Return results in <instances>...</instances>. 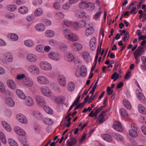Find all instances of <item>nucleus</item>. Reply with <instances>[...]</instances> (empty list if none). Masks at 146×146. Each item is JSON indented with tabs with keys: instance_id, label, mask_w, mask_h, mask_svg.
I'll list each match as a JSON object with an SVG mask.
<instances>
[{
	"instance_id": "1",
	"label": "nucleus",
	"mask_w": 146,
	"mask_h": 146,
	"mask_svg": "<svg viewBox=\"0 0 146 146\" xmlns=\"http://www.w3.org/2000/svg\"><path fill=\"white\" fill-rule=\"evenodd\" d=\"M64 34L65 38L72 41H76L79 38L76 34L73 33L71 30L65 29L64 31Z\"/></svg>"
},
{
	"instance_id": "2",
	"label": "nucleus",
	"mask_w": 146,
	"mask_h": 146,
	"mask_svg": "<svg viewBox=\"0 0 146 146\" xmlns=\"http://www.w3.org/2000/svg\"><path fill=\"white\" fill-rule=\"evenodd\" d=\"M3 57L1 61L4 64H7L13 61V56L9 52H6L3 53Z\"/></svg>"
},
{
	"instance_id": "3",
	"label": "nucleus",
	"mask_w": 146,
	"mask_h": 146,
	"mask_svg": "<svg viewBox=\"0 0 146 146\" xmlns=\"http://www.w3.org/2000/svg\"><path fill=\"white\" fill-rule=\"evenodd\" d=\"M40 67L43 70L48 71L51 70L52 68L50 63L46 61H42L39 64Z\"/></svg>"
},
{
	"instance_id": "4",
	"label": "nucleus",
	"mask_w": 146,
	"mask_h": 146,
	"mask_svg": "<svg viewBox=\"0 0 146 146\" xmlns=\"http://www.w3.org/2000/svg\"><path fill=\"white\" fill-rule=\"evenodd\" d=\"M27 70L29 73L33 74L38 75L40 73L38 68L34 64L30 65L28 68Z\"/></svg>"
},
{
	"instance_id": "5",
	"label": "nucleus",
	"mask_w": 146,
	"mask_h": 146,
	"mask_svg": "<svg viewBox=\"0 0 146 146\" xmlns=\"http://www.w3.org/2000/svg\"><path fill=\"white\" fill-rule=\"evenodd\" d=\"M40 90L42 94L44 96L50 97L52 94L49 88L46 86H42Z\"/></svg>"
},
{
	"instance_id": "6",
	"label": "nucleus",
	"mask_w": 146,
	"mask_h": 146,
	"mask_svg": "<svg viewBox=\"0 0 146 146\" xmlns=\"http://www.w3.org/2000/svg\"><path fill=\"white\" fill-rule=\"evenodd\" d=\"M48 56L50 59L56 61H59L61 58V55L58 53L54 52L49 53Z\"/></svg>"
},
{
	"instance_id": "7",
	"label": "nucleus",
	"mask_w": 146,
	"mask_h": 146,
	"mask_svg": "<svg viewBox=\"0 0 146 146\" xmlns=\"http://www.w3.org/2000/svg\"><path fill=\"white\" fill-rule=\"evenodd\" d=\"M37 79L38 82L42 85H46L49 82L48 79L46 77L42 76H38Z\"/></svg>"
},
{
	"instance_id": "8",
	"label": "nucleus",
	"mask_w": 146,
	"mask_h": 146,
	"mask_svg": "<svg viewBox=\"0 0 146 146\" xmlns=\"http://www.w3.org/2000/svg\"><path fill=\"white\" fill-rule=\"evenodd\" d=\"M23 83L26 86L31 87L33 85V80L29 77H27L23 80Z\"/></svg>"
},
{
	"instance_id": "9",
	"label": "nucleus",
	"mask_w": 146,
	"mask_h": 146,
	"mask_svg": "<svg viewBox=\"0 0 146 146\" xmlns=\"http://www.w3.org/2000/svg\"><path fill=\"white\" fill-rule=\"evenodd\" d=\"M86 23L85 21L82 20L79 22H74L73 24V27L75 29H77L79 28H82L85 26Z\"/></svg>"
},
{
	"instance_id": "10",
	"label": "nucleus",
	"mask_w": 146,
	"mask_h": 146,
	"mask_svg": "<svg viewBox=\"0 0 146 146\" xmlns=\"http://www.w3.org/2000/svg\"><path fill=\"white\" fill-rule=\"evenodd\" d=\"M97 39L94 37L91 39L89 42V45L90 49L92 51H95L96 49V46Z\"/></svg>"
},
{
	"instance_id": "11",
	"label": "nucleus",
	"mask_w": 146,
	"mask_h": 146,
	"mask_svg": "<svg viewBox=\"0 0 146 146\" xmlns=\"http://www.w3.org/2000/svg\"><path fill=\"white\" fill-rule=\"evenodd\" d=\"M71 48L75 51H79L81 50L82 48V45L80 44L77 42H73L70 45Z\"/></svg>"
},
{
	"instance_id": "12",
	"label": "nucleus",
	"mask_w": 146,
	"mask_h": 146,
	"mask_svg": "<svg viewBox=\"0 0 146 146\" xmlns=\"http://www.w3.org/2000/svg\"><path fill=\"white\" fill-rule=\"evenodd\" d=\"M58 80L59 84L62 87H64L66 84V79L65 76L62 75L58 76Z\"/></svg>"
},
{
	"instance_id": "13",
	"label": "nucleus",
	"mask_w": 146,
	"mask_h": 146,
	"mask_svg": "<svg viewBox=\"0 0 146 146\" xmlns=\"http://www.w3.org/2000/svg\"><path fill=\"white\" fill-rule=\"evenodd\" d=\"M113 129L118 131L122 132L123 130L121 123L117 121H114L113 125Z\"/></svg>"
},
{
	"instance_id": "14",
	"label": "nucleus",
	"mask_w": 146,
	"mask_h": 146,
	"mask_svg": "<svg viewBox=\"0 0 146 146\" xmlns=\"http://www.w3.org/2000/svg\"><path fill=\"white\" fill-rule=\"evenodd\" d=\"M15 132L18 135L24 136L26 134L25 131L21 128L18 126H15L14 128Z\"/></svg>"
},
{
	"instance_id": "15",
	"label": "nucleus",
	"mask_w": 146,
	"mask_h": 146,
	"mask_svg": "<svg viewBox=\"0 0 146 146\" xmlns=\"http://www.w3.org/2000/svg\"><path fill=\"white\" fill-rule=\"evenodd\" d=\"M7 84L8 87L11 89L15 90L17 88V85L15 81L9 79L7 80Z\"/></svg>"
},
{
	"instance_id": "16",
	"label": "nucleus",
	"mask_w": 146,
	"mask_h": 146,
	"mask_svg": "<svg viewBox=\"0 0 146 146\" xmlns=\"http://www.w3.org/2000/svg\"><path fill=\"white\" fill-rule=\"evenodd\" d=\"M17 118L18 120L22 123H27V121L26 117L23 114H19L17 115Z\"/></svg>"
},
{
	"instance_id": "17",
	"label": "nucleus",
	"mask_w": 146,
	"mask_h": 146,
	"mask_svg": "<svg viewBox=\"0 0 146 146\" xmlns=\"http://www.w3.org/2000/svg\"><path fill=\"white\" fill-rule=\"evenodd\" d=\"M27 59L28 61L31 62H35L37 60L36 56L33 54H29L27 56Z\"/></svg>"
},
{
	"instance_id": "18",
	"label": "nucleus",
	"mask_w": 146,
	"mask_h": 146,
	"mask_svg": "<svg viewBox=\"0 0 146 146\" xmlns=\"http://www.w3.org/2000/svg\"><path fill=\"white\" fill-rule=\"evenodd\" d=\"M25 100V105L29 107L33 106L34 104V101L33 98L31 97H26Z\"/></svg>"
},
{
	"instance_id": "19",
	"label": "nucleus",
	"mask_w": 146,
	"mask_h": 146,
	"mask_svg": "<svg viewBox=\"0 0 146 146\" xmlns=\"http://www.w3.org/2000/svg\"><path fill=\"white\" fill-rule=\"evenodd\" d=\"M16 93L18 97L20 99L25 100L26 96L23 91L21 89H17L16 90Z\"/></svg>"
},
{
	"instance_id": "20",
	"label": "nucleus",
	"mask_w": 146,
	"mask_h": 146,
	"mask_svg": "<svg viewBox=\"0 0 146 146\" xmlns=\"http://www.w3.org/2000/svg\"><path fill=\"white\" fill-rule=\"evenodd\" d=\"M35 98L37 104L40 105L46 103V102L44 99L40 96L37 95Z\"/></svg>"
},
{
	"instance_id": "21",
	"label": "nucleus",
	"mask_w": 146,
	"mask_h": 146,
	"mask_svg": "<svg viewBox=\"0 0 146 146\" xmlns=\"http://www.w3.org/2000/svg\"><path fill=\"white\" fill-rule=\"evenodd\" d=\"M143 48L140 46L134 52V56L136 58L142 55V51Z\"/></svg>"
},
{
	"instance_id": "22",
	"label": "nucleus",
	"mask_w": 146,
	"mask_h": 146,
	"mask_svg": "<svg viewBox=\"0 0 146 146\" xmlns=\"http://www.w3.org/2000/svg\"><path fill=\"white\" fill-rule=\"evenodd\" d=\"M82 56L84 59L87 62H90L91 60V58L88 52L84 51L82 53Z\"/></svg>"
},
{
	"instance_id": "23",
	"label": "nucleus",
	"mask_w": 146,
	"mask_h": 146,
	"mask_svg": "<svg viewBox=\"0 0 146 146\" xmlns=\"http://www.w3.org/2000/svg\"><path fill=\"white\" fill-rule=\"evenodd\" d=\"M36 29L38 31L42 32L44 31L45 29L44 25L42 23H38L35 26Z\"/></svg>"
},
{
	"instance_id": "24",
	"label": "nucleus",
	"mask_w": 146,
	"mask_h": 146,
	"mask_svg": "<svg viewBox=\"0 0 146 146\" xmlns=\"http://www.w3.org/2000/svg\"><path fill=\"white\" fill-rule=\"evenodd\" d=\"M75 15L78 18H82L86 15V13L82 10H77L76 12Z\"/></svg>"
},
{
	"instance_id": "25",
	"label": "nucleus",
	"mask_w": 146,
	"mask_h": 146,
	"mask_svg": "<svg viewBox=\"0 0 146 146\" xmlns=\"http://www.w3.org/2000/svg\"><path fill=\"white\" fill-rule=\"evenodd\" d=\"M87 74L86 67L85 65H83L81 67L80 69V75L83 77H84Z\"/></svg>"
},
{
	"instance_id": "26",
	"label": "nucleus",
	"mask_w": 146,
	"mask_h": 146,
	"mask_svg": "<svg viewBox=\"0 0 146 146\" xmlns=\"http://www.w3.org/2000/svg\"><path fill=\"white\" fill-rule=\"evenodd\" d=\"M94 31V28L92 27L87 28L85 31V35L88 36L92 35Z\"/></svg>"
},
{
	"instance_id": "27",
	"label": "nucleus",
	"mask_w": 146,
	"mask_h": 146,
	"mask_svg": "<svg viewBox=\"0 0 146 146\" xmlns=\"http://www.w3.org/2000/svg\"><path fill=\"white\" fill-rule=\"evenodd\" d=\"M108 117H107V116H106L101 113L98 116V120L100 123H102Z\"/></svg>"
},
{
	"instance_id": "28",
	"label": "nucleus",
	"mask_w": 146,
	"mask_h": 146,
	"mask_svg": "<svg viewBox=\"0 0 146 146\" xmlns=\"http://www.w3.org/2000/svg\"><path fill=\"white\" fill-rule=\"evenodd\" d=\"M112 136L116 140L122 141L123 138L122 136L118 133L113 132L112 133Z\"/></svg>"
},
{
	"instance_id": "29",
	"label": "nucleus",
	"mask_w": 146,
	"mask_h": 146,
	"mask_svg": "<svg viewBox=\"0 0 146 146\" xmlns=\"http://www.w3.org/2000/svg\"><path fill=\"white\" fill-rule=\"evenodd\" d=\"M28 9L25 6L20 7L19 9V12L22 14H25L28 12Z\"/></svg>"
},
{
	"instance_id": "30",
	"label": "nucleus",
	"mask_w": 146,
	"mask_h": 146,
	"mask_svg": "<svg viewBox=\"0 0 146 146\" xmlns=\"http://www.w3.org/2000/svg\"><path fill=\"white\" fill-rule=\"evenodd\" d=\"M8 37L13 41H16L18 39V36L17 35L13 33L9 34L8 35Z\"/></svg>"
},
{
	"instance_id": "31",
	"label": "nucleus",
	"mask_w": 146,
	"mask_h": 146,
	"mask_svg": "<svg viewBox=\"0 0 146 146\" xmlns=\"http://www.w3.org/2000/svg\"><path fill=\"white\" fill-rule=\"evenodd\" d=\"M102 138L108 142H111L112 140L111 137L108 134H104L102 135Z\"/></svg>"
},
{
	"instance_id": "32",
	"label": "nucleus",
	"mask_w": 146,
	"mask_h": 146,
	"mask_svg": "<svg viewBox=\"0 0 146 146\" xmlns=\"http://www.w3.org/2000/svg\"><path fill=\"white\" fill-rule=\"evenodd\" d=\"M138 109L140 113L142 114H146V109L141 104L138 105Z\"/></svg>"
},
{
	"instance_id": "33",
	"label": "nucleus",
	"mask_w": 146,
	"mask_h": 146,
	"mask_svg": "<svg viewBox=\"0 0 146 146\" xmlns=\"http://www.w3.org/2000/svg\"><path fill=\"white\" fill-rule=\"evenodd\" d=\"M137 96L138 98L141 101V102L143 103H145L146 102V99L143 94L141 92L139 93Z\"/></svg>"
},
{
	"instance_id": "34",
	"label": "nucleus",
	"mask_w": 146,
	"mask_h": 146,
	"mask_svg": "<svg viewBox=\"0 0 146 146\" xmlns=\"http://www.w3.org/2000/svg\"><path fill=\"white\" fill-rule=\"evenodd\" d=\"M2 123L3 127L7 131H11L12 129L10 125L6 121H3Z\"/></svg>"
},
{
	"instance_id": "35",
	"label": "nucleus",
	"mask_w": 146,
	"mask_h": 146,
	"mask_svg": "<svg viewBox=\"0 0 146 146\" xmlns=\"http://www.w3.org/2000/svg\"><path fill=\"white\" fill-rule=\"evenodd\" d=\"M45 34L47 37H52L55 35V33L52 30H48L45 32Z\"/></svg>"
},
{
	"instance_id": "36",
	"label": "nucleus",
	"mask_w": 146,
	"mask_h": 146,
	"mask_svg": "<svg viewBox=\"0 0 146 146\" xmlns=\"http://www.w3.org/2000/svg\"><path fill=\"white\" fill-rule=\"evenodd\" d=\"M24 44L28 47H31L34 46V43L33 41L32 40H27L24 41Z\"/></svg>"
},
{
	"instance_id": "37",
	"label": "nucleus",
	"mask_w": 146,
	"mask_h": 146,
	"mask_svg": "<svg viewBox=\"0 0 146 146\" xmlns=\"http://www.w3.org/2000/svg\"><path fill=\"white\" fill-rule=\"evenodd\" d=\"M88 2L82 1L78 5L79 7L82 9H84L88 7Z\"/></svg>"
},
{
	"instance_id": "38",
	"label": "nucleus",
	"mask_w": 146,
	"mask_h": 146,
	"mask_svg": "<svg viewBox=\"0 0 146 146\" xmlns=\"http://www.w3.org/2000/svg\"><path fill=\"white\" fill-rule=\"evenodd\" d=\"M54 101L58 104H62L63 103L64 100L63 98L60 96L55 97L54 99Z\"/></svg>"
},
{
	"instance_id": "39",
	"label": "nucleus",
	"mask_w": 146,
	"mask_h": 146,
	"mask_svg": "<svg viewBox=\"0 0 146 146\" xmlns=\"http://www.w3.org/2000/svg\"><path fill=\"white\" fill-rule=\"evenodd\" d=\"M68 90L70 92L74 91L75 88V84L72 82H70L68 83L67 86Z\"/></svg>"
},
{
	"instance_id": "40",
	"label": "nucleus",
	"mask_w": 146,
	"mask_h": 146,
	"mask_svg": "<svg viewBox=\"0 0 146 146\" xmlns=\"http://www.w3.org/2000/svg\"><path fill=\"white\" fill-rule=\"evenodd\" d=\"M123 102L124 106L126 108L129 110H130L131 109V105L129 101L126 99H124Z\"/></svg>"
},
{
	"instance_id": "41",
	"label": "nucleus",
	"mask_w": 146,
	"mask_h": 146,
	"mask_svg": "<svg viewBox=\"0 0 146 146\" xmlns=\"http://www.w3.org/2000/svg\"><path fill=\"white\" fill-rule=\"evenodd\" d=\"M8 142L10 146H18L17 143L12 139H9L8 140Z\"/></svg>"
},
{
	"instance_id": "42",
	"label": "nucleus",
	"mask_w": 146,
	"mask_h": 146,
	"mask_svg": "<svg viewBox=\"0 0 146 146\" xmlns=\"http://www.w3.org/2000/svg\"><path fill=\"white\" fill-rule=\"evenodd\" d=\"M6 103L7 105L11 107H13L15 105V102L13 100L9 98L6 99Z\"/></svg>"
},
{
	"instance_id": "43",
	"label": "nucleus",
	"mask_w": 146,
	"mask_h": 146,
	"mask_svg": "<svg viewBox=\"0 0 146 146\" xmlns=\"http://www.w3.org/2000/svg\"><path fill=\"white\" fill-rule=\"evenodd\" d=\"M63 23L64 25L68 27H70L72 25L73 26V23L69 20L66 19L63 20Z\"/></svg>"
},
{
	"instance_id": "44",
	"label": "nucleus",
	"mask_w": 146,
	"mask_h": 146,
	"mask_svg": "<svg viewBox=\"0 0 146 146\" xmlns=\"http://www.w3.org/2000/svg\"><path fill=\"white\" fill-rule=\"evenodd\" d=\"M17 9V6L14 5H9L7 6V9L11 12H13Z\"/></svg>"
},
{
	"instance_id": "45",
	"label": "nucleus",
	"mask_w": 146,
	"mask_h": 146,
	"mask_svg": "<svg viewBox=\"0 0 146 146\" xmlns=\"http://www.w3.org/2000/svg\"><path fill=\"white\" fill-rule=\"evenodd\" d=\"M129 133L130 136L133 137H136L138 135L137 131L134 129H131L129 130Z\"/></svg>"
},
{
	"instance_id": "46",
	"label": "nucleus",
	"mask_w": 146,
	"mask_h": 146,
	"mask_svg": "<svg viewBox=\"0 0 146 146\" xmlns=\"http://www.w3.org/2000/svg\"><path fill=\"white\" fill-rule=\"evenodd\" d=\"M120 114L122 116L124 117H127L128 116V113L126 110L123 109L121 108L119 110Z\"/></svg>"
},
{
	"instance_id": "47",
	"label": "nucleus",
	"mask_w": 146,
	"mask_h": 146,
	"mask_svg": "<svg viewBox=\"0 0 146 146\" xmlns=\"http://www.w3.org/2000/svg\"><path fill=\"white\" fill-rule=\"evenodd\" d=\"M43 121L44 124L49 125L52 124L53 123L52 120L48 118L43 119Z\"/></svg>"
},
{
	"instance_id": "48",
	"label": "nucleus",
	"mask_w": 146,
	"mask_h": 146,
	"mask_svg": "<svg viewBox=\"0 0 146 146\" xmlns=\"http://www.w3.org/2000/svg\"><path fill=\"white\" fill-rule=\"evenodd\" d=\"M43 108L45 112L49 114H52L53 113L52 110L48 106L44 105L43 106Z\"/></svg>"
},
{
	"instance_id": "49",
	"label": "nucleus",
	"mask_w": 146,
	"mask_h": 146,
	"mask_svg": "<svg viewBox=\"0 0 146 146\" xmlns=\"http://www.w3.org/2000/svg\"><path fill=\"white\" fill-rule=\"evenodd\" d=\"M55 16L58 19H62L64 17V15L62 12H57L56 13Z\"/></svg>"
},
{
	"instance_id": "50",
	"label": "nucleus",
	"mask_w": 146,
	"mask_h": 146,
	"mask_svg": "<svg viewBox=\"0 0 146 146\" xmlns=\"http://www.w3.org/2000/svg\"><path fill=\"white\" fill-rule=\"evenodd\" d=\"M26 77L24 74H20L17 76L16 79L19 81H23V80L25 79Z\"/></svg>"
},
{
	"instance_id": "51",
	"label": "nucleus",
	"mask_w": 146,
	"mask_h": 146,
	"mask_svg": "<svg viewBox=\"0 0 146 146\" xmlns=\"http://www.w3.org/2000/svg\"><path fill=\"white\" fill-rule=\"evenodd\" d=\"M0 139L4 144H6L7 143L4 134L2 132H0Z\"/></svg>"
},
{
	"instance_id": "52",
	"label": "nucleus",
	"mask_w": 146,
	"mask_h": 146,
	"mask_svg": "<svg viewBox=\"0 0 146 146\" xmlns=\"http://www.w3.org/2000/svg\"><path fill=\"white\" fill-rule=\"evenodd\" d=\"M43 11L41 8H38L35 11V14L36 16L38 17L40 16L42 13Z\"/></svg>"
},
{
	"instance_id": "53",
	"label": "nucleus",
	"mask_w": 146,
	"mask_h": 146,
	"mask_svg": "<svg viewBox=\"0 0 146 146\" xmlns=\"http://www.w3.org/2000/svg\"><path fill=\"white\" fill-rule=\"evenodd\" d=\"M70 141L68 143L72 146H74L77 142V140H76V138L75 137H71L70 138Z\"/></svg>"
},
{
	"instance_id": "54",
	"label": "nucleus",
	"mask_w": 146,
	"mask_h": 146,
	"mask_svg": "<svg viewBox=\"0 0 146 146\" xmlns=\"http://www.w3.org/2000/svg\"><path fill=\"white\" fill-rule=\"evenodd\" d=\"M119 76V74L116 72H114L111 76V78L113 80V82H115L118 78Z\"/></svg>"
},
{
	"instance_id": "55",
	"label": "nucleus",
	"mask_w": 146,
	"mask_h": 146,
	"mask_svg": "<svg viewBox=\"0 0 146 146\" xmlns=\"http://www.w3.org/2000/svg\"><path fill=\"white\" fill-rule=\"evenodd\" d=\"M67 59L68 61H71L74 60V57L72 54L69 53L67 56Z\"/></svg>"
},
{
	"instance_id": "56",
	"label": "nucleus",
	"mask_w": 146,
	"mask_h": 146,
	"mask_svg": "<svg viewBox=\"0 0 146 146\" xmlns=\"http://www.w3.org/2000/svg\"><path fill=\"white\" fill-rule=\"evenodd\" d=\"M5 87L4 83L1 82H0V91L2 93H3L5 92Z\"/></svg>"
},
{
	"instance_id": "57",
	"label": "nucleus",
	"mask_w": 146,
	"mask_h": 146,
	"mask_svg": "<svg viewBox=\"0 0 146 146\" xmlns=\"http://www.w3.org/2000/svg\"><path fill=\"white\" fill-rule=\"evenodd\" d=\"M44 46L42 45H39L36 47V50L39 52H41L43 51Z\"/></svg>"
},
{
	"instance_id": "58",
	"label": "nucleus",
	"mask_w": 146,
	"mask_h": 146,
	"mask_svg": "<svg viewBox=\"0 0 146 146\" xmlns=\"http://www.w3.org/2000/svg\"><path fill=\"white\" fill-rule=\"evenodd\" d=\"M53 7L54 9L58 10L60 8L61 6L60 3L56 2L54 3Z\"/></svg>"
},
{
	"instance_id": "59",
	"label": "nucleus",
	"mask_w": 146,
	"mask_h": 146,
	"mask_svg": "<svg viewBox=\"0 0 146 146\" xmlns=\"http://www.w3.org/2000/svg\"><path fill=\"white\" fill-rule=\"evenodd\" d=\"M15 17V14L11 13H8L6 15V17L9 19H13Z\"/></svg>"
},
{
	"instance_id": "60",
	"label": "nucleus",
	"mask_w": 146,
	"mask_h": 146,
	"mask_svg": "<svg viewBox=\"0 0 146 146\" xmlns=\"http://www.w3.org/2000/svg\"><path fill=\"white\" fill-rule=\"evenodd\" d=\"M43 22L44 23L45 25L46 26H48L50 25L51 24L50 21L48 19H45Z\"/></svg>"
},
{
	"instance_id": "61",
	"label": "nucleus",
	"mask_w": 146,
	"mask_h": 146,
	"mask_svg": "<svg viewBox=\"0 0 146 146\" xmlns=\"http://www.w3.org/2000/svg\"><path fill=\"white\" fill-rule=\"evenodd\" d=\"M34 115L36 117H42V115L38 111H35L33 112Z\"/></svg>"
},
{
	"instance_id": "62",
	"label": "nucleus",
	"mask_w": 146,
	"mask_h": 146,
	"mask_svg": "<svg viewBox=\"0 0 146 146\" xmlns=\"http://www.w3.org/2000/svg\"><path fill=\"white\" fill-rule=\"evenodd\" d=\"M129 36V35L128 33L127 32L125 33L124 35V37L122 38V40H123L124 42L128 40Z\"/></svg>"
},
{
	"instance_id": "63",
	"label": "nucleus",
	"mask_w": 146,
	"mask_h": 146,
	"mask_svg": "<svg viewBox=\"0 0 146 146\" xmlns=\"http://www.w3.org/2000/svg\"><path fill=\"white\" fill-rule=\"evenodd\" d=\"M88 7H90V10L92 11L93 10L95 7L94 4L91 2H88Z\"/></svg>"
},
{
	"instance_id": "64",
	"label": "nucleus",
	"mask_w": 146,
	"mask_h": 146,
	"mask_svg": "<svg viewBox=\"0 0 146 146\" xmlns=\"http://www.w3.org/2000/svg\"><path fill=\"white\" fill-rule=\"evenodd\" d=\"M137 10L135 7H133L130 11V13L132 14H136L137 13Z\"/></svg>"
}]
</instances>
